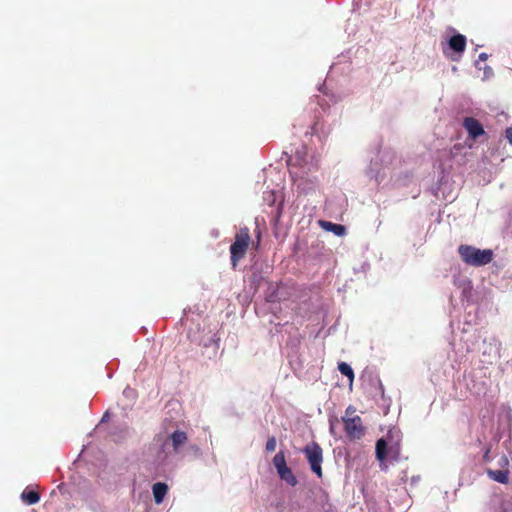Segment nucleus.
Masks as SVG:
<instances>
[{
	"mask_svg": "<svg viewBox=\"0 0 512 512\" xmlns=\"http://www.w3.org/2000/svg\"><path fill=\"white\" fill-rule=\"evenodd\" d=\"M458 253L462 261L470 266L481 267L493 260L494 253L491 249H479L471 245H460Z\"/></svg>",
	"mask_w": 512,
	"mask_h": 512,
	"instance_id": "nucleus-1",
	"label": "nucleus"
},
{
	"mask_svg": "<svg viewBox=\"0 0 512 512\" xmlns=\"http://www.w3.org/2000/svg\"><path fill=\"white\" fill-rule=\"evenodd\" d=\"M287 165L289 167H299L302 169V174L299 175L300 182L298 184V187L301 188L303 191H306L307 189H314L316 178L314 179H304V174H308L309 171H311V168H307L308 165L307 162V149L305 146H302L300 149H297L294 155L288 156L287 159Z\"/></svg>",
	"mask_w": 512,
	"mask_h": 512,
	"instance_id": "nucleus-2",
	"label": "nucleus"
},
{
	"mask_svg": "<svg viewBox=\"0 0 512 512\" xmlns=\"http://www.w3.org/2000/svg\"><path fill=\"white\" fill-rule=\"evenodd\" d=\"M249 243V229L247 227H243L235 235V240L230 246V260L233 268H235L238 262L245 256Z\"/></svg>",
	"mask_w": 512,
	"mask_h": 512,
	"instance_id": "nucleus-3",
	"label": "nucleus"
},
{
	"mask_svg": "<svg viewBox=\"0 0 512 512\" xmlns=\"http://www.w3.org/2000/svg\"><path fill=\"white\" fill-rule=\"evenodd\" d=\"M303 453L305 454L311 470L319 477H322V461H323V452L320 445L316 442L308 443L304 449Z\"/></svg>",
	"mask_w": 512,
	"mask_h": 512,
	"instance_id": "nucleus-4",
	"label": "nucleus"
},
{
	"mask_svg": "<svg viewBox=\"0 0 512 512\" xmlns=\"http://www.w3.org/2000/svg\"><path fill=\"white\" fill-rule=\"evenodd\" d=\"M466 49V37L462 34H455L447 41V47H443V53L452 61H459Z\"/></svg>",
	"mask_w": 512,
	"mask_h": 512,
	"instance_id": "nucleus-5",
	"label": "nucleus"
},
{
	"mask_svg": "<svg viewBox=\"0 0 512 512\" xmlns=\"http://www.w3.org/2000/svg\"><path fill=\"white\" fill-rule=\"evenodd\" d=\"M274 467L281 480L285 481L290 486H296L298 480L293 474L291 468L286 464L285 454L283 451H279L272 460Z\"/></svg>",
	"mask_w": 512,
	"mask_h": 512,
	"instance_id": "nucleus-6",
	"label": "nucleus"
},
{
	"mask_svg": "<svg viewBox=\"0 0 512 512\" xmlns=\"http://www.w3.org/2000/svg\"><path fill=\"white\" fill-rule=\"evenodd\" d=\"M342 421L348 439L358 440L364 436L365 427L362 425V419L360 416H343Z\"/></svg>",
	"mask_w": 512,
	"mask_h": 512,
	"instance_id": "nucleus-7",
	"label": "nucleus"
},
{
	"mask_svg": "<svg viewBox=\"0 0 512 512\" xmlns=\"http://www.w3.org/2000/svg\"><path fill=\"white\" fill-rule=\"evenodd\" d=\"M389 452L395 453V455L398 454V452H399L398 445L388 447V444L384 438L378 439L376 442V445H375V454H376V459L380 462L381 470L387 469L385 460H386Z\"/></svg>",
	"mask_w": 512,
	"mask_h": 512,
	"instance_id": "nucleus-8",
	"label": "nucleus"
},
{
	"mask_svg": "<svg viewBox=\"0 0 512 512\" xmlns=\"http://www.w3.org/2000/svg\"><path fill=\"white\" fill-rule=\"evenodd\" d=\"M187 435L182 431H175L168 437H166L163 448L170 452V448L173 452H178L179 448L186 442Z\"/></svg>",
	"mask_w": 512,
	"mask_h": 512,
	"instance_id": "nucleus-9",
	"label": "nucleus"
},
{
	"mask_svg": "<svg viewBox=\"0 0 512 512\" xmlns=\"http://www.w3.org/2000/svg\"><path fill=\"white\" fill-rule=\"evenodd\" d=\"M463 127L466 129L469 137L474 140L485 134L482 124L474 117H465Z\"/></svg>",
	"mask_w": 512,
	"mask_h": 512,
	"instance_id": "nucleus-10",
	"label": "nucleus"
},
{
	"mask_svg": "<svg viewBox=\"0 0 512 512\" xmlns=\"http://www.w3.org/2000/svg\"><path fill=\"white\" fill-rule=\"evenodd\" d=\"M168 492V486L165 483L157 482L152 486V493L156 504H161Z\"/></svg>",
	"mask_w": 512,
	"mask_h": 512,
	"instance_id": "nucleus-11",
	"label": "nucleus"
},
{
	"mask_svg": "<svg viewBox=\"0 0 512 512\" xmlns=\"http://www.w3.org/2000/svg\"><path fill=\"white\" fill-rule=\"evenodd\" d=\"M487 475L492 480L501 483V484H507L509 481V471L508 470H487Z\"/></svg>",
	"mask_w": 512,
	"mask_h": 512,
	"instance_id": "nucleus-12",
	"label": "nucleus"
},
{
	"mask_svg": "<svg viewBox=\"0 0 512 512\" xmlns=\"http://www.w3.org/2000/svg\"><path fill=\"white\" fill-rule=\"evenodd\" d=\"M265 278H266V276L264 275L262 270L260 268H258L257 266H254L252 268V273L250 276V285L255 290H257L260 287L261 283L265 280Z\"/></svg>",
	"mask_w": 512,
	"mask_h": 512,
	"instance_id": "nucleus-13",
	"label": "nucleus"
},
{
	"mask_svg": "<svg viewBox=\"0 0 512 512\" xmlns=\"http://www.w3.org/2000/svg\"><path fill=\"white\" fill-rule=\"evenodd\" d=\"M320 224L326 231H330L337 236H344L346 234V227L341 224L328 221H321Z\"/></svg>",
	"mask_w": 512,
	"mask_h": 512,
	"instance_id": "nucleus-14",
	"label": "nucleus"
},
{
	"mask_svg": "<svg viewBox=\"0 0 512 512\" xmlns=\"http://www.w3.org/2000/svg\"><path fill=\"white\" fill-rule=\"evenodd\" d=\"M203 347L208 350L209 358L215 357L217 355L218 340L215 339V334L209 336L205 341H203Z\"/></svg>",
	"mask_w": 512,
	"mask_h": 512,
	"instance_id": "nucleus-15",
	"label": "nucleus"
},
{
	"mask_svg": "<svg viewBox=\"0 0 512 512\" xmlns=\"http://www.w3.org/2000/svg\"><path fill=\"white\" fill-rule=\"evenodd\" d=\"M21 499L28 505L36 504L40 500V495L34 490H24Z\"/></svg>",
	"mask_w": 512,
	"mask_h": 512,
	"instance_id": "nucleus-16",
	"label": "nucleus"
},
{
	"mask_svg": "<svg viewBox=\"0 0 512 512\" xmlns=\"http://www.w3.org/2000/svg\"><path fill=\"white\" fill-rule=\"evenodd\" d=\"M338 370L340 371L341 374L349 378L350 386H352L354 380V372L351 366L346 362H340L338 364Z\"/></svg>",
	"mask_w": 512,
	"mask_h": 512,
	"instance_id": "nucleus-17",
	"label": "nucleus"
},
{
	"mask_svg": "<svg viewBox=\"0 0 512 512\" xmlns=\"http://www.w3.org/2000/svg\"><path fill=\"white\" fill-rule=\"evenodd\" d=\"M265 449L268 453L274 452L276 449V438L274 436H271L268 438L266 442Z\"/></svg>",
	"mask_w": 512,
	"mask_h": 512,
	"instance_id": "nucleus-18",
	"label": "nucleus"
},
{
	"mask_svg": "<svg viewBox=\"0 0 512 512\" xmlns=\"http://www.w3.org/2000/svg\"><path fill=\"white\" fill-rule=\"evenodd\" d=\"M489 55L487 53H481L479 54L478 56V60L475 61V67L479 70L482 69V67L480 66V62L481 61H486L488 59Z\"/></svg>",
	"mask_w": 512,
	"mask_h": 512,
	"instance_id": "nucleus-19",
	"label": "nucleus"
},
{
	"mask_svg": "<svg viewBox=\"0 0 512 512\" xmlns=\"http://www.w3.org/2000/svg\"><path fill=\"white\" fill-rule=\"evenodd\" d=\"M482 69L484 71V79H488L493 76V69L490 66L485 65L484 67H482Z\"/></svg>",
	"mask_w": 512,
	"mask_h": 512,
	"instance_id": "nucleus-20",
	"label": "nucleus"
},
{
	"mask_svg": "<svg viewBox=\"0 0 512 512\" xmlns=\"http://www.w3.org/2000/svg\"><path fill=\"white\" fill-rule=\"evenodd\" d=\"M505 137L508 140V142L512 145V127H508L505 130Z\"/></svg>",
	"mask_w": 512,
	"mask_h": 512,
	"instance_id": "nucleus-21",
	"label": "nucleus"
},
{
	"mask_svg": "<svg viewBox=\"0 0 512 512\" xmlns=\"http://www.w3.org/2000/svg\"><path fill=\"white\" fill-rule=\"evenodd\" d=\"M354 413H355V408H354L353 406H351V405H350V406H348V407H347V409H346V411H345V416H347V417H353V416H354V415H353Z\"/></svg>",
	"mask_w": 512,
	"mask_h": 512,
	"instance_id": "nucleus-22",
	"label": "nucleus"
},
{
	"mask_svg": "<svg viewBox=\"0 0 512 512\" xmlns=\"http://www.w3.org/2000/svg\"><path fill=\"white\" fill-rule=\"evenodd\" d=\"M282 213V203L279 204L277 207L276 215H275V221H278Z\"/></svg>",
	"mask_w": 512,
	"mask_h": 512,
	"instance_id": "nucleus-23",
	"label": "nucleus"
},
{
	"mask_svg": "<svg viewBox=\"0 0 512 512\" xmlns=\"http://www.w3.org/2000/svg\"><path fill=\"white\" fill-rule=\"evenodd\" d=\"M489 452H490V449H489V448H488V449H486L485 454H484V456H483V459H484V461H485V462H488V461L490 460V458H489Z\"/></svg>",
	"mask_w": 512,
	"mask_h": 512,
	"instance_id": "nucleus-24",
	"label": "nucleus"
}]
</instances>
